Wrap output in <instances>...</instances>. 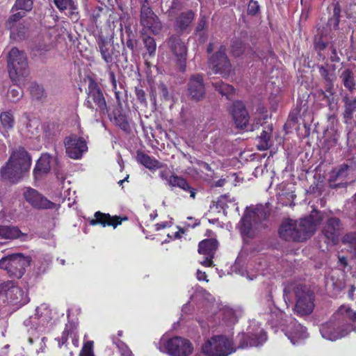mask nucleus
<instances>
[{
  "label": "nucleus",
  "instance_id": "nucleus-1",
  "mask_svg": "<svg viewBox=\"0 0 356 356\" xmlns=\"http://www.w3.org/2000/svg\"><path fill=\"white\" fill-rule=\"evenodd\" d=\"M323 218V213L314 211L309 216L299 221L286 220L280 228V236L286 241H303L315 232Z\"/></svg>",
  "mask_w": 356,
  "mask_h": 356
},
{
  "label": "nucleus",
  "instance_id": "nucleus-2",
  "mask_svg": "<svg viewBox=\"0 0 356 356\" xmlns=\"http://www.w3.org/2000/svg\"><path fill=\"white\" fill-rule=\"evenodd\" d=\"M336 316L338 321L329 322L321 327V336L327 340L336 341L356 331V312L348 305H341Z\"/></svg>",
  "mask_w": 356,
  "mask_h": 356
},
{
  "label": "nucleus",
  "instance_id": "nucleus-3",
  "mask_svg": "<svg viewBox=\"0 0 356 356\" xmlns=\"http://www.w3.org/2000/svg\"><path fill=\"white\" fill-rule=\"evenodd\" d=\"M54 311L45 303L37 307L34 315L24 321L29 334L30 344L39 339L40 336L49 332L54 324Z\"/></svg>",
  "mask_w": 356,
  "mask_h": 356
},
{
  "label": "nucleus",
  "instance_id": "nucleus-4",
  "mask_svg": "<svg viewBox=\"0 0 356 356\" xmlns=\"http://www.w3.org/2000/svg\"><path fill=\"white\" fill-rule=\"evenodd\" d=\"M31 165V159L24 148H19L12 153L8 161L1 169L3 179L11 182H17L24 173L28 172Z\"/></svg>",
  "mask_w": 356,
  "mask_h": 356
},
{
  "label": "nucleus",
  "instance_id": "nucleus-5",
  "mask_svg": "<svg viewBox=\"0 0 356 356\" xmlns=\"http://www.w3.org/2000/svg\"><path fill=\"white\" fill-rule=\"evenodd\" d=\"M202 349L207 356H228L236 351L232 339L224 335L211 337L203 344Z\"/></svg>",
  "mask_w": 356,
  "mask_h": 356
},
{
  "label": "nucleus",
  "instance_id": "nucleus-6",
  "mask_svg": "<svg viewBox=\"0 0 356 356\" xmlns=\"http://www.w3.org/2000/svg\"><path fill=\"white\" fill-rule=\"evenodd\" d=\"M8 72L10 79L21 83V79H25L27 74V58L24 52L13 47L8 56Z\"/></svg>",
  "mask_w": 356,
  "mask_h": 356
},
{
  "label": "nucleus",
  "instance_id": "nucleus-7",
  "mask_svg": "<svg viewBox=\"0 0 356 356\" xmlns=\"http://www.w3.org/2000/svg\"><path fill=\"white\" fill-rule=\"evenodd\" d=\"M159 349L172 356H188L193 351V346L186 339L175 337L171 339L162 337L159 343Z\"/></svg>",
  "mask_w": 356,
  "mask_h": 356
},
{
  "label": "nucleus",
  "instance_id": "nucleus-8",
  "mask_svg": "<svg viewBox=\"0 0 356 356\" xmlns=\"http://www.w3.org/2000/svg\"><path fill=\"white\" fill-rule=\"evenodd\" d=\"M31 261L29 257L22 254H13L7 255L0 259V268L4 270L13 277L20 278L24 273L25 268Z\"/></svg>",
  "mask_w": 356,
  "mask_h": 356
},
{
  "label": "nucleus",
  "instance_id": "nucleus-9",
  "mask_svg": "<svg viewBox=\"0 0 356 356\" xmlns=\"http://www.w3.org/2000/svg\"><path fill=\"white\" fill-rule=\"evenodd\" d=\"M274 313H276V316L281 319L280 325L284 327L283 331L293 345L298 344L302 340L307 338L308 334L306 328L298 323L294 318L291 316H286V318L284 319L283 313L278 310Z\"/></svg>",
  "mask_w": 356,
  "mask_h": 356
},
{
  "label": "nucleus",
  "instance_id": "nucleus-10",
  "mask_svg": "<svg viewBox=\"0 0 356 356\" xmlns=\"http://www.w3.org/2000/svg\"><path fill=\"white\" fill-rule=\"evenodd\" d=\"M238 348H245L262 345L267 340L266 333L260 327L259 323L252 321L250 322L246 333L238 336Z\"/></svg>",
  "mask_w": 356,
  "mask_h": 356
},
{
  "label": "nucleus",
  "instance_id": "nucleus-11",
  "mask_svg": "<svg viewBox=\"0 0 356 356\" xmlns=\"http://www.w3.org/2000/svg\"><path fill=\"white\" fill-rule=\"evenodd\" d=\"M293 290L296 298L295 312L300 316L311 314L314 308L313 293L307 286L301 284L296 286Z\"/></svg>",
  "mask_w": 356,
  "mask_h": 356
},
{
  "label": "nucleus",
  "instance_id": "nucleus-12",
  "mask_svg": "<svg viewBox=\"0 0 356 356\" xmlns=\"http://www.w3.org/2000/svg\"><path fill=\"white\" fill-rule=\"evenodd\" d=\"M266 213L262 206L247 208L240 222V232L243 236H250L253 226L266 219Z\"/></svg>",
  "mask_w": 356,
  "mask_h": 356
},
{
  "label": "nucleus",
  "instance_id": "nucleus-13",
  "mask_svg": "<svg viewBox=\"0 0 356 356\" xmlns=\"http://www.w3.org/2000/svg\"><path fill=\"white\" fill-rule=\"evenodd\" d=\"M85 105L99 114H104L106 111L105 99L97 84L93 80L90 81Z\"/></svg>",
  "mask_w": 356,
  "mask_h": 356
},
{
  "label": "nucleus",
  "instance_id": "nucleus-14",
  "mask_svg": "<svg viewBox=\"0 0 356 356\" xmlns=\"http://www.w3.org/2000/svg\"><path fill=\"white\" fill-rule=\"evenodd\" d=\"M64 143L67 154L73 159H81L83 154L88 150L86 140L76 134L66 137Z\"/></svg>",
  "mask_w": 356,
  "mask_h": 356
},
{
  "label": "nucleus",
  "instance_id": "nucleus-15",
  "mask_svg": "<svg viewBox=\"0 0 356 356\" xmlns=\"http://www.w3.org/2000/svg\"><path fill=\"white\" fill-rule=\"evenodd\" d=\"M140 23L144 29L151 31L154 34L159 33L161 29V23L149 8L146 1L141 7Z\"/></svg>",
  "mask_w": 356,
  "mask_h": 356
},
{
  "label": "nucleus",
  "instance_id": "nucleus-16",
  "mask_svg": "<svg viewBox=\"0 0 356 356\" xmlns=\"http://www.w3.org/2000/svg\"><path fill=\"white\" fill-rule=\"evenodd\" d=\"M210 63L215 73L227 76L231 72V64L225 55V48L221 47L219 51L210 58Z\"/></svg>",
  "mask_w": 356,
  "mask_h": 356
},
{
  "label": "nucleus",
  "instance_id": "nucleus-17",
  "mask_svg": "<svg viewBox=\"0 0 356 356\" xmlns=\"http://www.w3.org/2000/svg\"><path fill=\"white\" fill-rule=\"evenodd\" d=\"M0 296H6L12 304L22 305L26 302V297L24 291L13 282H8L2 286Z\"/></svg>",
  "mask_w": 356,
  "mask_h": 356
},
{
  "label": "nucleus",
  "instance_id": "nucleus-18",
  "mask_svg": "<svg viewBox=\"0 0 356 356\" xmlns=\"http://www.w3.org/2000/svg\"><path fill=\"white\" fill-rule=\"evenodd\" d=\"M25 15L24 11L12 15L6 22V27L10 31V37L14 40L22 39L26 33V28L19 21Z\"/></svg>",
  "mask_w": 356,
  "mask_h": 356
},
{
  "label": "nucleus",
  "instance_id": "nucleus-19",
  "mask_svg": "<svg viewBox=\"0 0 356 356\" xmlns=\"http://www.w3.org/2000/svg\"><path fill=\"white\" fill-rule=\"evenodd\" d=\"M217 248L218 241L213 238L205 239L199 243L198 252L205 257L204 260L200 261L202 266L206 267L212 266V259Z\"/></svg>",
  "mask_w": 356,
  "mask_h": 356
},
{
  "label": "nucleus",
  "instance_id": "nucleus-20",
  "mask_svg": "<svg viewBox=\"0 0 356 356\" xmlns=\"http://www.w3.org/2000/svg\"><path fill=\"white\" fill-rule=\"evenodd\" d=\"M340 220L337 218H330L323 229V234L327 244L334 245L339 241L340 234Z\"/></svg>",
  "mask_w": 356,
  "mask_h": 356
},
{
  "label": "nucleus",
  "instance_id": "nucleus-21",
  "mask_svg": "<svg viewBox=\"0 0 356 356\" xmlns=\"http://www.w3.org/2000/svg\"><path fill=\"white\" fill-rule=\"evenodd\" d=\"M25 200L33 207L38 209H49L54 203L42 196L36 190L27 188L24 192Z\"/></svg>",
  "mask_w": 356,
  "mask_h": 356
},
{
  "label": "nucleus",
  "instance_id": "nucleus-22",
  "mask_svg": "<svg viewBox=\"0 0 356 356\" xmlns=\"http://www.w3.org/2000/svg\"><path fill=\"white\" fill-rule=\"evenodd\" d=\"M169 46L172 52L177 58L181 71L186 70V47L184 42L177 37H172L169 40Z\"/></svg>",
  "mask_w": 356,
  "mask_h": 356
},
{
  "label": "nucleus",
  "instance_id": "nucleus-23",
  "mask_svg": "<svg viewBox=\"0 0 356 356\" xmlns=\"http://www.w3.org/2000/svg\"><path fill=\"white\" fill-rule=\"evenodd\" d=\"M188 90L192 99L197 101L202 99L205 94V88L202 76L199 74L191 76Z\"/></svg>",
  "mask_w": 356,
  "mask_h": 356
},
{
  "label": "nucleus",
  "instance_id": "nucleus-24",
  "mask_svg": "<svg viewBox=\"0 0 356 356\" xmlns=\"http://www.w3.org/2000/svg\"><path fill=\"white\" fill-rule=\"evenodd\" d=\"M232 114L234 121L238 128H246L249 121V115L242 102H236L233 103Z\"/></svg>",
  "mask_w": 356,
  "mask_h": 356
},
{
  "label": "nucleus",
  "instance_id": "nucleus-25",
  "mask_svg": "<svg viewBox=\"0 0 356 356\" xmlns=\"http://www.w3.org/2000/svg\"><path fill=\"white\" fill-rule=\"evenodd\" d=\"M90 225H96L101 224L103 227L113 226L115 228L122 223V219L117 216H111L109 214H105L97 211L95 213V218L90 220Z\"/></svg>",
  "mask_w": 356,
  "mask_h": 356
},
{
  "label": "nucleus",
  "instance_id": "nucleus-26",
  "mask_svg": "<svg viewBox=\"0 0 356 356\" xmlns=\"http://www.w3.org/2000/svg\"><path fill=\"white\" fill-rule=\"evenodd\" d=\"M321 76L326 82V92L333 95V83L336 80L335 68L334 65L321 66L319 69Z\"/></svg>",
  "mask_w": 356,
  "mask_h": 356
},
{
  "label": "nucleus",
  "instance_id": "nucleus-27",
  "mask_svg": "<svg viewBox=\"0 0 356 356\" xmlns=\"http://www.w3.org/2000/svg\"><path fill=\"white\" fill-rule=\"evenodd\" d=\"M52 160L53 158L49 154H43L41 155L33 170L35 179H38L40 176L49 171Z\"/></svg>",
  "mask_w": 356,
  "mask_h": 356
},
{
  "label": "nucleus",
  "instance_id": "nucleus-28",
  "mask_svg": "<svg viewBox=\"0 0 356 356\" xmlns=\"http://www.w3.org/2000/svg\"><path fill=\"white\" fill-rule=\"evenodd\" d=\"M54 2L60 11L67 10L72 19H78L77 4L74 0H54Z\"/></svg>",
  "mask_w": 356,
  "mask_h": 356
},
{
  "label": "nucleus",
  "instance_id": "nucleus-29",
  "mask_svg": "<svg viewBox=\"0 0 356 356\" xmlns=\"http://www.w3.org/2000/svg\"><path fill=\"white\" fill-rule=\"evenodd\" d=\"M137 161L149 170H155L161 167V163L156 160L142 152H138L136 156Z\"/></svg>",
  "mask_w": 356,
  "mask_h": 356
},
{
  "label": "nucleus",
  "instance_id": "nucleus-30",
  "mask_svg": "<svg viewBox=\"0 0 356 356\" xmlns=\"http://www.w3.org/2000/svg\"><path fill=\"white\" fill-rule=\"evenodd\" d=\"M21 231L16 227L0 225V237L5 239H14L19 238Z\"/></svg>",
  "mask_w": 356,
  "mask_h": 356
},
{
  "label": "nucleus",
  "instance_id": "nucleus-31",
  "mask_svg": "<svg viewBox=\"0 0 356 356\" xmlns=\"http://www.w3.org/2000/svg\"><path fill=\"white\" fill-rule=\"evenodd\" d=\"M100 53L102 58L106 63H111L113 61L112 51L111 49V45L105 39H99L98 42Z\"/></svg>",
  "mask_w": 356,
  "mask_h": 356
},
{
  "label": "nucleus",
  "instance_id": "nucleus-32",
  "mask_svg": "<svg viewBox=\"0 0 356 356\" xmlns=\"http://www.w3.org/2000/svg\"><path fill=\"white\" fill-rule=\"evenodd\" d=\"M194 13L192 11L182 13L176 20V27L180 31L186 29L192 22Z\"/></svg>",
  "mask_w": 356,
  "mask_h": 356
},
{
  "label": "nucleus",
  "instance_id": "nucleus-33",
  "mask_svg": "<svg viewBox=\"0 0 356 356\" xmlns=\"http://www.w3.org/2000/svg\"><path fill=\"white\" fill-rule=\"evenodd\" d=\"M350 167L347 164H342L338 168L333 170L330 173V181L344 180L348 175Z\"/></svg>",
  "mask_w": 356,
  "mask_h": 356
},
{
  "label": "nucleus",
  "instance_id": "nucleus-34",
  "mask_svg": "<svg viewBox=\"0 0 356 356\" xmlns=\"http://www.w3.org/2000/svg\"><path fill=\"white\" fill-rule=\"evenodd\" d=\"M24 79H21V83L15 82L17 86H11L8 90L7 98L10 102H15L22 97V90L19 86L24 84Z\"/></svg>",
  "mask_w": 356,
  "mask_h": 356
},
{
  "label": "nucleus",
  "instance_id": "nucleus-35",
  "mask_svg": "<svg viewBox=\"0 0 356 356\" xmlns=\"http://www.w3.org/2000/svg\"><path fill=\"white\" fill-rule=\"evenodd\" d=\"M0 122L4 129H10L14 127L15 119L11 111H4L0 114Z\"/></svg>",
  "mask_w": 356,
  "mask_h": 356
},
{
  "label": "nucleus",
  "instance_id": "nucleus-36",
  "mask_svg": "<svg viewBox=\"0 0 356 356\" xmlns=\"http://www.w3.org/2000/svg\"><path fill=\"white\" fill-rule=\"evenodd\" d=\"M168 184L172 187H179L184 191L190 189L187 181L181 177L171 175L168 179Z\"/></svg>",
  "mask_w": 356,
  "mask_h": 356
},
{
  "label": "nucleus",
  "instance_id": "nucleus-37",
  "mask_svg": "<svg viewBox=\"0 0 356 356\" xmlns=\"http://www.w3.org/2000/svg\"><path fill=\"white\" fill-rule=\"evenodd\" d=\"M213 86L220 94L222 96H226L227 98H230L234 91V89L232 86L225 84L222 81L215 82L213 83Z\"/></svg>",
  "mask_w": 356,
  "mask_h": 356
},
{
  "label": "nucleus",
  "instance_id": "nucleus-38",
  "mask_svg": "<svg viewBox=\"0 0 356 356\" xmlns=\"http://www.w3.org/2000/svg\"><path fill=\"white\" fill-rule=\"evenodd\" d=\"M341 77L344 86L352 91L355 86L353 72L349 70H346L343 72Z\"/></svg>",
  "mask_w": 356,
  "mask_h": 356
},
{
  "label": "nucleus",
  "instance_id": "nucleus-39",
  "mask_svg": "<svg viewBox=\"0 0 356 356\" xmlns=\"http://www.w3.org/2000/svg\"><path fill=\"white\" fill-rule=\"evenodd\" d=\"M222 321L227 325V326L231 327L234 324H235L237 321V318L235 315V313L233 309L229 308H226L222 312Z\"/></svg>",
  "mask_w": 356,
  "mask_h": 356
},
{
  "label": "nucleus",
  "instance_id": "nucleus-40",
  "mask_svg": "<svg viewBox=\"0 0 356 356\" xmlns=\"http://www.w3.org/2000/svg\"><path fill=\"white\" fill-rule=\"evenodd\" d=\"M217 204L224 211L230 207H234L236 206L234 198L232 197L229 195L221 196L218 200Z\"/></svg>",
  "mask_w": 356,
  "mask_h": 356
},
{
  "label": "nucleus",
  "instance_id": "nucleus-41",
  "mask_svg": "<svg viewBox=\"0 0 356 356\" xmlns=\"http://www.w3.org/2000/svg\"><path fill=\"white\" fill-rule=\"evenodd\" d=\"M345 102V111L344 118L349 119L352 118L353 113L356 111V99H348L347 97L344 98Z\"/></svg>",
  "mask_w": 356,
  "mask_h": 356
},
{
  "label": "nucleus",
  "instance_id": "nucleus-42",
  "mask_svg": "<svg viewBox=\"0 0 356 356\" xmlns=\"http://www.w3.org/2000/svg\"><path fill=\"white\" fill-rule=\"evenodd\" d=\"M33 1L31 0H17L13 10H22L24 13L32 9Z\"/></svg>",
  "mask_w": 356,
  "mask_h": 356
},
{
  "label": "nucleus",
  "instance_id": "nucleus-43",
  "mask_svg": "<svg viewBox=\"0 0 356 356\" xmlns=\"http://www.w3.org/2000/svg\"><path fill=\"white\" fill-rule=\"evenodd\" d=\"M144 44L150 55L154 54L156 44L153 38L150 36H143Z\"/></svg>",
  "mask_w": 356,
  "mask_h": 356
},
{
  "label": "nucleus",
  "instance_id": "nucleus-44",
  "mask_svg": "<svg viewBox=\"0 0 356 356\" xmlns=\"http://www.w3.org/2000/svg\"><path fill=\"white\" fill-rule=\"evenodd\" d=\"M39 123L37 120L30 121L29 125L26 127L27 137L32 138L38 134Z\"/></svg>",
  "mask_w": 356,
  "mask_h": 356
},
{
  "label": "nucleus",
  "instance_id": "nucleus-45",
  "mask_svg": "<svg viewBox=\"0 0 356 356\" xmlns=\"http://www.w3.org/2000/svg\"><path fill=\"white\" fill-rule=\"evenodd\" d=\"M80 356H95L93 353V341H90L84 343L80 353Z\"/></svg>",
  "mask_w": 356,
  "mask_h": 356
},
{
  "label": "nucleus",
  "instance_id": "nucleus-46",
  "mask_svg": "<svg viewBox=\"0 0 356 356\" xmlns=\"http://www.w3.org/2000/svg\"><path fill=\"white\" fill-rule=\"evenodd\" d=\"M342 241L345 244H349L356 251V234L349 233L343 237Z\"/></svg>",
  "mask_w": 356,
  "mask_h": 356
},
{
  "label": "nucleus",
  "instance_id": "nucleus-47",
  "mask_svg": "<svg viewBox=\"0 0 356 356\" xmlns=\"http://www.w3.org/2000/svg\"><path fill=\"white\" fill-rule=\"evenodd\" d=\"M115 344L120 352L121 356H134L127 346L121 341H118Z\"/></svg>",
  "mask_w": 356,
  "mask_h": 356
},
{
  "label": "nucleus",
  "instance_id": "nucleus-48",
  "mask_svg": "<svg viewBox=\"0 0 356 356\" xmlns=\"http://www.w3.org/2000/svg\"><path fill=\"white\" fill-rule=\"evenodd\" d=\"M243 51V44L240 41H236L232 46V51L235 56H239Z\"/></svg>",
  "mask_w": 356,
  "mask_h": 356
},
{
  "label": "nucleus",
  "instance_id": "nucleus-49",
  "mask_svg": "<svg viewBox=\"0 0 356 356\" xmlns=\"http://www.w3.org/2000/svg\"><path fill=\"white\" fill-rule=\"evenodd\" d=\"M259 6L257 1L251 0L249 3L248 8V14L254 15L259 12Z\"/></svg>",
  "mask_w": 356,
  "mask_h": 356
},
{
  "label": "nucleus",
  "instance_id": "nucleus-50",
  "mask_svg": "<svg viewBox=\"0 0 356 356\" xmlns=\"http://www.w3.org/2000/svg\"><path fill=\"white\" fill-rule=\"evenodd\" d=\"M117 124L123 130L127 131L129 127V123L127 120L123 116H119L115 118Z\"/></svg>",
  "mask_w": 356,
  "mask_h": 356
},
{
  "label": "nucleus",
  "instance_id": "nucleus-51",
  "mask_svg": "<svg viewBox=\"0 0 356 356\" xmlns=\"http://www.w3.org/2000/svg\"><path fill=\"white\" fill-rule=\"evenodd\" d=\"M68 335H69V331L67 330H65L63 332L60 338L56 339V340L58 341V344L59 348H61L62 346H63L66 343V341H67Z\"/></svg>",
  "mask_w": 356,
  "mask_h": 356
},
{
  "label": "nucleus",
  "instance_id": "nucleus-52",
  "mask_svg": "<svg viewBox=\"0 0 356 356\" xmlns=\"http://www.w3.org/2000/svg\"><path fill=\"white\" fill-rule=\"evenodd\" d=\"M207 25V22L204 17H202L198 23L196 29L197 34H200V32L203 31Z\"/></svg>",
  "mask_w": 356,
  "mask_h": 356
},
{
  "label": "nucleus",
  "instance_id": "nucleus-53",
  "mask_svg": "<svg viewBox=\"0 0 356 356\" xmlns=\"http://www.w3.org/2000/svg\"><path fill=\"white\" fill-rule=\"evenodd\" d=\"M239 274H241L243 277H246L250 280H253L256 278L257 275L255 274H250L248 270H236Z\"/></svg>",
  "mask_w": 356,
  "mask_h": 356
},
{
  "label": "nucleus",
  "instance_id": "nucleus-54",
  "mask_svg": "<svg viewBox=\"0 0 356 356\" xmlns=\"http://www.w3.org/2000/svg\"><path fill=\"white\" fill-rule=\"evenodd\" d=\"M197 279L200 281H206L208 282L209 280L207 279V275L204 272H202L200 270H197Z\"/></svg>",
  "mask_w": 356,
  "mask_h": 356
},
{
  "label": "nucleus",
  "instance_id": "nucleus-55",
  "mask_svg": "<svg viewBox=\"0 0 356 356\" xmlns=\"http://www.w3.org/2000/svg\"><path fill=\"white\" fill-rule=\"evenodd\" d=\"M46 337H42L41 340H40V348L36 350V352L38 353H43L44 351V349H45V347H46V344H45V341H46Z\"/></svg>",
  "mask_w": 356,
  "mask_h": 356
},
{
  "label": "nucleus",
  "instance_id": "nucleus-56",
  "mask_svg": "<svg viewBox=\"0 0 356 356\" xmlns=\"http://www.w3.org/2000/svg\"><path fill=\"white\" fill-rule=\"evenodd\" d=\"M137 95H138V99L141 102H145V92L143 90L138 91Z\"/></svg>",
  "mask_w": 356,
  "mask_h": 356
},
{
  "label": "nucleus",
  "instance_id": "nucleus-57",
  "mask_svg": "<svg viewBox=\"0 0 356 356\" xmlns=\"http://www.w3.org/2000/svg\"><path fill=\"white\" fill-rule=\"evenodd\" d=\"M168 226V224L167 222H161V223H158L156 225V230H160L161 229H164Z\"/></svg>",
  "mask_w": 356,
  "mask_h": 356
},
{
  "label": "nucleus",
  "instance_id": "nucleus-58",
  "mask_svg": "<svg viewBox=\"0 0 356 356\" xmlns=\"http://www.w3.org/2000/svg\"><path fill=\"white\" fill-rule=\"evenodd\" d=\"M332 56H331L330 58L332 61H339V57L337 56V54H336V50L335 49H332Z\"/></svg>",
  "mask_w": 356,
  "mask_h": 356
},
{
  "label": "nucleus",
  "instance_id": "nucleus-59",
  "mask_svg": "<svg viewBox=\"0 0 356 356\" xmlns=\"http://www.w3.org/2000/svg\"><path fill=\"white\" fill-rule=\"evenodd\" d=\"M72 343L73 345L75 346V347H78L79 346V339L78 337H76V334H74L73 336V338H72Z\"/></svg>",
  "mask_w": 356,
  "mask_h": 356
},
{
  "label": "nucleus",
  "instance_id": "nucleus-60",
  "mask_svg": "<svg viewBox=\"0 0 356 356\" xmlns=\"http://www.w3.org/2000/svg\"><path fill=\"white\" fill-rule=\"evenodd\" d=\"M127 47H129V49H134V44H133L132 40H128L127 41Z\"/></svg>",
  "mask_w": 356,
  "mask_h": 356
},
{
  "label": "nucleus",
  "instance_id": "nucleus-61",
  "mask_svg": "<svg viewBox=\"0 0 356 356\" xmlns=\"http://www.w3.org/2000/svg\"><path fill=\"white\" fill-rule=\"evenodd\" d=\"M224 182H225V180H224V179H220V180H218V181L216 183L215 186H219V187L222 186L224 185Z\"/></svg>",
  "mask_w": 356,
  "mask_h": 356
},
{
  "label": "nucleus",
  "instance_id": "nucleus-62",
  "mask_svg": "<svg viewBox=\"0 0 356 356\" xmlns=\"http://www.w3.org/2000/svg\"><path fill=\"white\" fill-rule=\"evenodd\" d=\"M187 191L190 192V196L194 199L195 197V192L194 191V190L190 187V189Z\"/></svg>",
  "mask_w": 356,
  "mask_h": 356
},
{
  "label": "nucleus",
  "instance_id": "nucleus-63",
  "mask_svg": "<svg viewBox=\"0 0 356 356\" xmlns=\"http://www.w3.org/2000/svg\"><path fill=\"white\" fill-rule=\"evenodd\" d=\"M268 147V144L265 142V144H261L259 146V149H266Z\"/></svg>",
  "mask_w": 356,
  "mask_h": 356
},
{
  "label": "nucleus",
  "instance_id": "nucleus-64",
  "mask_svg": "<svg viewBox=\"0 0 356 356\" xmlns=\"http://www.w3.org/2000/svg\"><path fill=\"white\" fill-rule=\"evenodd\" d=\"M172 6H171V8L173 9L175 8H176L177 5L178 4V1L177 0H172Z\"/></svg>",
  "mask_w": 356,
  "mask_h": 356
}]
</instances>
